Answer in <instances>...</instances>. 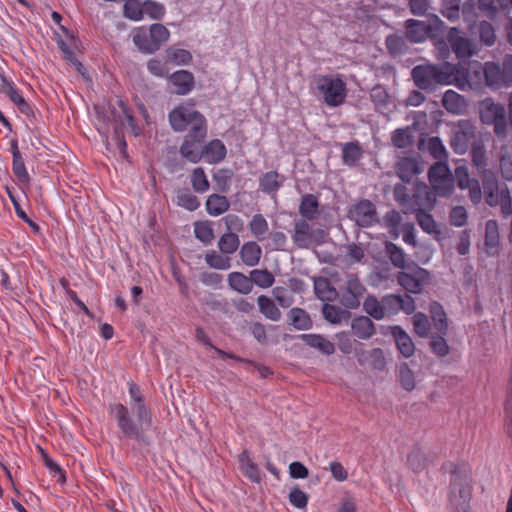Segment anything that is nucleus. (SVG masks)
<instances>
[{
  "instance_id": "nucleus-1",
  "label": "nucleus",
  "mask_w": 512,
  "mask_h": 512,
  "mask_svg": "<svg viewBox=\"0 0 512 512\" xmlns=\"http://www.w3.org/2000/svg\"><path fill=\"white\" fill-rule=\"evenodd\" d=\"M169 123L175 132L189 129L188 138L201 143L207 136L205 117L194 109L193 104H183L175 107L168 115Z\"/></svg>"
},
{
  "instance_id": "nucleus-2",
  "label": "nucleus",
  "mask_w": 512,
  "mask_h": 512,
  "mask_svg": "<svg viewBox=\"0 0 512 512\" xmlns=\"http://www.w3.org/2000/svg\"><path fill=\"white\" fill-rule=\"evenodd\" d=\"M311 89L314 95L326 106L334 108L341 106L347 97L346 83L341 75H316Z\"/></svg>"
},
{
  "instance_id": "nucleus-3",
  "label": "nucleus",
  "mask_w": 512,
  "mask_h": 512,
  "mask_svg": "<svg viewBox=\"0 0 512 512\" xmlns=\"http://www.w3.org/2000/svg\"><path fill=\"white\" fill-rule=\"evenodd\" d=\"M483 78L485 84L493 89L501 88L503 85L510 83L505 69L501 70L500 66L493 62L485 63L483 69H481L480 64L476 63L470 66L465 73V80L470 88H478Z\"/></svg>"
},
{
  "instance_id": "nucleus-4",
  "label": "nucleus",
  "mask_w": 512,
  "mask_h": 512,
  "mask_svg": "<svg viewBox=\"0 0 512 512\" xmlns=\"http://www.w3.org/2000/svg\"><path fill=\"white\" fill-rule=\"evenodd\" d=\"M412 78L419 89L433 91L438 85L450 84L452 74L449 67L424 64L412 69Z\"/></svg>"
},
{
  "instance_id": "nucleus-5",
  "label": "nucleus",
  "mask_w": 512,
  "mask_h": 512,
  "mask_svg": "<svg viewBox=\"0 0 512 512\" xmlns=\"http://www.w3.org/2000/svg\"><path fill=\"white\" fill-rule=\"evenodd\" d=\"M110 410L120 431L125 437L136 441H144V433L147 429L135 421L126 406L121 403H114L110 405Z\"/></svg>"
},
{
  "instance_id": "nucleus-6",
  "label": "nucleus",
  "mask_w": 512,
  "mask_h": 512,
  "mask_svg": "<svg viewBox=\"0 0 512 512\" xmlns=\"http://www.w3.org/2000/svg\"><path fill=\"white\" fill-rule=\"evenodd\" d=\"M481 121L486 125H493L494 132L498 138H505L508 125L505 107L494 103L492 100H485L480 109Z\"/></svg>"
},
{
  "instance_id": "nucleus-7",
  "label": "nucleus",
  "mask_w": 512,
  "mask_h": 512,
  "mask_svg": "<svg viewBox=\"0 0 512 512\" xmlns=\"http://www.w3.org/2000/svg\"><path fill=\"white\" fill-rule=\"evenodd\" d=\"M328 234L322 228L313 229L305 219L294 222L292 240L300 249H307L311 245H322L326 242Z\"/></svg>"
},
{
  "instance_id": "nucleus-8",
  "label": "nucleus",
  "mask_w": 512,
  "mask_h": 512,
  "mask_svg": "<svg viewBox=\"0 0 512 512\" xmlns=\"http://www.w3.org/2000/svg\"><path fill=\"white\" fill-rule=\"evenodd\" d=\"M432 190L439 197H447L454 190V177L445 162H436L428 171Z\"/></svg>"
},
{
  "instance_id": "nucleus-9",
  "label": "nucleus",
  "mask_w": 512,
  "mask_h": 512,
  "mask_svg": "<svg viewBox=\"0 0 512 512\" xmlns=\"http://www.w3.org/2000/svg\"><path fill=\"white\" fill-rule=\"evenodd\" d=\"M476 136V128L469 120H460L452 129L450 146L457 154H465Z\"/></svg>"
},
{
  "instance_id": "nucleus-10",
  "label": "nucleus",
  "mask_w": 512,
  "mask_h": 512,
  "mask_svg": "<svg viewBox=\"0 0 512 512\" xmlns=\"http://www.w3.org/2000/svg\"><path fill=\"white\" fill-rule=\"evenodd\" d=\"M471 486L466 476L454 472L451 480L450 501L457 512H468Z\"/></svg>"
},
{
  "instance_id": "nucleus-11",
  "label": "nucleus",
  "mask_w": 512,
  "mask_h": 512,
  "mask_svg": "<svg viewBox=\"0 0 512 512\" xmlns=\"http://www.w3.org/2000/svg\"><path fill=\"white\" fill-rule=\"evenodd\" d=\"M366 293V287L354 273H348L345 277L344 288L340 296V302L346 309H357L361 298Z\"/></svg>"
},
{
  "instance_id": "nucleus-12",
  "label": "nucleus",
  "mask_w": 512,
  "mask_h": 512,
  "mask_svg": "<svg viewBox=\"0 0 512 512\" xmlns=\"http://www.w3.org/2000/svg\"><path fill=\"white\" fill-rule=\"evenodd\" d=\"M429 280V272L419 266H414L408 271H401L397 275V282L409 293L419 294Z\"/></svg>"
},
{
  "instance_id": "nucleus-13",
  "label": "nucleus",
  "mask_w": 512,
  "mask_h": 512,
  "mask_svg": "<svg viewBox=\"0 0 512 512\" xmlns=\"http://www.w3.org/2000/svg\"><path fill=\"white\" fill-rule=\"evenodd\" d=\"M349 218L358 226L370 227L377 222L375 205L370 200L363 199L350 209Z\"/></svg>"
},
{
  "instance_id": "nucleus-14",
  "label": "nucleus",
  "mask_w": 512,
  "mask_h": 512,
  "mask_svg": "<svg viewBox=\"0 0 512 512\" xmlns=\"http://www.w3.org/2000/svg\"><path fill=\"white\" fill-rule=\"evenodd\" d=\"M448 41L450 46L459 59H468L475 53L474 43L461 35L457 28H451L448 32Z\"/></svg>"
},
{
  "instance_id": "nucleus-15",
  "label": "nucleus",
  "mask_w": 512,
  "mask_h": 512,
  "mask_svg": "<svg viewBox=\"0 0 512 512\" xmlns=\"http://www.w3.org/2000/svg\"><path fill=\"white\" fill-rule=\"evenodd\" d=\"M436 196L435 192L427 184L417 183L414 187L411 211H416V209H432L436 203Z\"/></svg>"
},
{
  "instance_id": "nucleus-16",
  "label": "nucleus",
  "mask_w": 512,
  "mask_h": 512,
  "mask_svg": "<svg viewBox=\"0 0 512 512\" xmlns=\"http://www.w3.org/2000/svg\"><path fill=\"white\" fill-rule=\"evenodd\" d=\"M169 81L173 86L172 92L177 95H187L195 86L194 75L187 70L175 71L170 75Z\"/></svg>"
},
{
  "instance_id": "nucleus-17",
  "label": "nucleus",
  "mask_w": 512,
  "mask_h": 512,
  "mask_svg": "<svg viewBox=\"0 0 512 512\" xmlns=\"http://www.w3.org/2000/svg\"><path fill=\"white\" fill-rule=\"evenodd\" d=\"M406 38L413 43L424 42L432 34V28L425 21L408 19L405 22Z\"/></svg>"
},
{
  "instance_id": "nucleus-18",
  "label": "nucleus",
  "mask_w": 512,
  "mask_h": 512,
  "mask_svg": "<svg viewBox=\"0 0 512 512\" xmlns=\"http://www.w3.org/2000/svg\"><path fill=\"white\" fill-rule=\"evenodd\" d=\"M209 164H217L225 159L227 149L224 143L219 139H213L208 142L201 151Z\"/></svg>"
},
{
  "instance_id": "nucleus-19",
  "label": "nucleus",
  "mask_w": 512,
  "mask_h": 512,
  "mask_svg": "<svg viewBox=\"0 0 512 512\" xmlns=\"http://www.w3.org/2000/svg\"><path fill=\"white\" fill-rule=\"evenodd\" d=\"M353 335L362 340H368L375 334V325L368 316H357L351 322Z\"/></svg>"
},
{
  "instance_id": "nucleus-20",
  "label": "nucleus",
  "mask_w": 512,
  "mask_h": 512,
  "mask_svg": "<svg viewBox=\"0 0 512 512\" xmlns=\"http://www.w3.org/2000/svg\"><path fill=\"white\" fill-rule=\"evenodd\" d=\"M299 338L309 347L317 349L324 355L335 352L334 344L320 334H302Z\"/></svg>"
},
{
  "instance_id": "nucleus-21",
  "label": "nucleus",
  "mask_w": 512,
  "mask_h": 512,
  "mask_svg": "<svg viewBox=\"0 0 512 512\" xmlns=\"http://www.w3.org/2000/svg\"><path fill=\"white\" fill-rule=\"evenodd\" d=\"M391 332L395 338L400 353L406 358L411 357L415 352V345L411 337L400 326L392 327Z\"/></svg>"
},
{
  "instance_id": "nucleus-22",
  "label": "nucleus",
  "mask_w": 512,
  "mask_h": 512,
  "mask_svg": "<svg viewBox=\"0 0 512 512\" xmlns=\"http://www.w3.org/2000/svg\"><path fill=\"white\" fill-rule=\"evenodd\" d=\"M240 258L242 262L249 266H256L261 258L262 250L261 247L254 241H249L243 244L240 249Z\"/></svg>"
},
{
  "instance_id": "nucleus-23",
  "label": "nucleus",
  "mask_w": 512,
  "mask_h": 512,
  "mask_svg": "<svg viewBox=\"0 0 512 512\" xmlns=\"http://www.w3.org/2000/svg\"><path fill=\"white\" fill-rule=\"evenodd\" d=\"M299 213L302 219L314 220L319 214V202L315 195L306 194L302 197L299 205Z\"/></svg>"
},
{
  "instance_id": "nucleus-24",
  "label": "nucleus",
  "mask_w": 512,
  "mask_h": 512,
  "mask_svg": "<svg viewBox=\"0 0 512 512\" xmlns=\"http://www.w3.org/2000/svg\"><path fill=\"white\" fill-rule=\"evenodd\" d=\"M227 282L230 289L243 295H247L253 290L250 275L246 276L241 272H231L227 277Z\"/></svg>"
},
{
  "instance_id": "nucleus-25",
  "label": "nucleus",
  "mask_w": 512,
  "mask_h": 512,
  "mask_svg": "<svg viewBox=\"0 0 512 512\" xmlns=\"http://www.w3.org/2000/svg\"><path fill=\"white\" fill-rule=\"evenodd\" d=\"M205 205L208 214L214 217L227 212L230 207L227 197L219 194H211L208 196Z\"/></svg>"
},
{
  "instance_id": "nucleus-26",
  "label": "nucleus",
  "mask_w": 512,
  "mask_h": 512,
  "mask_svg": "<svg viewBox=\"0 0 512 512\" xmlns=\"http://www.w3.org/2000/svg\"><path fill=\"white\" fill-rule=\"evenodd\" d=\"M429 311L435 330L442 335H446L448 331V319L443 307L439 303L433 302L430 305Z\"/></svg>"
},
{
  "instance_id": "nucleus-27",
  "label": "nucleus",
  "mask_w": 512,
  "mask_h": 512,
  "mask_svg": "<svg viewBox=\"0 0 512 512\" xmlns=\"http://www.w3.org/2000/svg\"><path fill=\"white\" fill-rule=\"evenodd\" d=\"M416 220L421 229L430 235L440 234V230L433 216L423 209H416Z\"/></svg>"
},
{
  "instance_id": "nucleus-28",
  "label": "nucleus",
  "mask_w": 512,
  "mask_h": 512,
  "mask_svg": "<svg viewBox=\"0 0 512 512\" xmlns=\"http://www.w3.org/2000/svg\"><path fill=\"white\" fill-rule=\"evenodd\" d=\"M362 157V149L358 142H348L342 146L343 163L347 166H354Z\"/></svg>"
},
{
  "instance_id": "nucleus-29",
  "label": "nucleus",
  "mask_w": 512,
  "mask_h": 512,
  "mask_svg": "<svg viewBox=\"0 0 512 512\" xmlns=\"http://www.w3.org/2000/svg\"><path fill=\"white\" fill-rule=\"evenodd\" d=\"M260 312L271 321H278L281 318V312L275 303L267 296L261 295L257 299Z\"/></svg>"
},
{
  "instance_id": "nucleus-30",
  "label": "nucleus",
  "mask_w": 512,
  "mask_h": 512,
  "mask_svg": "<svg viewBox=\"0 0 512 512\" xmlns=\"http://www.w3.org/2000/svg\"><path fill=\"white\" fill-rule=\"evenodd\" d=\"M291 325L297 330H308L313 323L309 314L301 308H292L289 312Z\"/></svg>"
},
{
  "instance_id": "nucleus-31",
  "label": "nucleus",
  "mask_w": 512,
  "mask_h": 512,
  "mask_svg": "<svg viewBox=\"0 0 512 512\" xmlns=\"http://www.w3.org/2000/svg\"><path fill=\"white\" fill-rule=\"evenodd\" d=\"M418 173V163L413 158H403L397 164V174L403 181H410Z\"/></svg>"
},
{
  "instance_id": "nucleus-32",
  "label": "nucleus",
  "mask_w": 512,
  "mask_h": 512,
  "mask_svg": "<svg viewBox=\"0 0 512 512\" xmlns=\"http://www.w3.org/2000/svg\"><path fill=\"white\" fill-rule=\"evenodd\" d=\"M117 103L119 110L112 108L110 111L113 120L119 122L121 126L128 125L134 128V118L127 105L121 99H118Z\"/></svg>"
},
{
  "instance_id": "nucleus-33",
  "label": "nucleus",
  "mask_w": 512,
  "mask_h": 512,
  "mask_svg": "<svg viewBox=\"0 0 512 512\" xmlns=\"http://www.w3.org/2000/svg\"><path fill=\"white\" fill-rule=\"evenodd\" d=\"M314 289L316 296L322 301H332L339 295L337 290L324 278L315 281Z\"/></svg>"
},
{
  "instance_id": "nucleus-34",
  "label": "nucleus",
  "mask_w": 512,
  "mask_h": 512,
  "mask_svg": "<svg viewBox=\"0 0 512 512\" xmlns=\"http://www.w3.org/2000/svg\"><path fill=\"white\" fill-rule=\"evenodd\" d=\"M195 337L197 339V341L203 343L204 345H206L207 347H209L210 349L214 350L215 353L218 355V357H220L221 359L225 360L227 358H230V359H233V360H236V361H239V362H244V359L234 355V354H230V353H227L217 347H215L209 337L207 336V334L205 333V331L201 328V327H197L196 330H195Z\"/></svg>"
},
{
  "instance_id": "nucleus-35",
  "label": "nucleus",
  "mask_w": 512,
  "mask_h": 512,
  "mask_svg": "<svg viewBox=\"0 0 512 512\" xmlns=\"http://www.w3.org/2000/svg\"><path fill=\"white\" fill-rule=\"evenodd\" d=\"M381 305L382 300L379 301L375 296L369 295L363 302V309L373 319L382 320L385 318V311Z\"/></svg>"
},
{
  "instance_id": "nucleus-36",
  "label": "nucleus",
  "mask_w": 512,
  "mask_h": 512,
  "mask_svg": "<svg viewBox=\"0 0 512 512\" xmlns=\"http://www.w3.org/2000/svg\"><path fill=\"white\" fill-rule=\"evenodd\" d=\"M133 42L142 53L152 54L156 52L155 47H153L154 44L144 28H138L135 31L133 35Z\"/></svg>"
},
{
  "instance_id": "nucleus-37",
  "label": "nucleus",
  "mask_w": 512,
  "mask_h": 512,
  "mask_svg": "<svg viewBox=\"0 0 512 512\" xmlns=\"http://www.w3.org/2000/svg\"><path fill=\"white\" fill-rule=\"evenodd\" d=\"M251 284L266 289L274 284V275L267 269H254L250 272Z\"/></svg>"
},
{
  "instance_id": "nucleus-38",
  "label": "nucleus",
  "mask_w": 512,
  "mask_h": 512,
  "mask_svg": "<svg viewBox=\"0 0 512 512\" xmlns=\"http://www.w3.org/2000/svg\"><path fill=\"white\" fill-rule=\"evenodd\" d=\"M148 34L154 44L153 47H155V51H157L163 43L167 42L170 37L169 30L164 25L158 23L150 26Z\"/></svg>"
},
{
  "instance_id": "nucleus-39",
  "label": "nucleus",
  "mask_w": 512,
  "mask_h": 512,
  "mask_svg": "<svg viewBox=\"0 0 512 512\" xmlns=\"http://www.w3.org/2000/svg\"><path fill=\"white\" fill-rule=\"evenodd\" d=\"M249 229L255 238L262 241L269 229L268 222L262 214H255L249 223Z\"/></svg>"
},
{
  "instance_id": "nucleus-40",
  "label": "nucleus",
  "mask_w": 512,
  "mask_h": 512,
  "mask_svg": "<svg viewBox=\"0 0 512 512\" xmlns=\"http://www.w3.org/2000/svg\"><path fill=\"white\" fill-rule=\"evenodd\" d=\"M427 150L438 162L447 163L448 153L439 137L433 136L428 139Z\"/></svg>"
},
{
  "instance_id": "nucleus-41",
  "label": "nucleus",
  "mask_w": 512,
  "mask_h": 512,
  "mask_svg": "<svg viewBox=\"0 0 512 512\" xmlns=\"http://www.w3.org/2000/svg\"><path fill=\"white\" fill-rule=\"evenodd\" d=\"M240 245V240L235 233H225L218 241V248L223 254H233L237 251Z\"/></svg>"
},
{
  "instance_id": "nucleus-42",
  "label": "nucleus",
  "mask_w": 512,
  "mask_h": 512,
  "mask_svg": "<svg viewBox=\"0 0 512 512\" xmlns=\"http://www.w3.org/2000/svg\"><path fill=\"white\" fill-rule=\"evenodd\" d=\"M279 174L276 171L265 173L259 182V187L266 194L276 193L281 186L278 181Z\"/></svg>"
},
{
  "instance_id": "nucleus-43",
  "label": "nucleus",
  "mask_w": 512,
  "mask_h": 512,
  "mask_svg": "<svg viewBox=\"0 0 512 512\" xmlns=\"http://www.w3.org/2000/svg\"><path fill=\"white\" fill-rule=\"evenodd\" d=\"M386 253L389 255L391 263L400 269L406 267V254L404 251L392 242H387L385 245Z\"/></svg>"
},
{
  "instance_id": "nucleus-44",
  "label": "nucleus",
  "mask_w": 512,
  "mask_h": 512,
  "mask_svg": "<svg viewBox=\"0 0 512 512\" xmlns=\"http://www.w3.org/2000/svg\"><path fill=\"white\" fill-rule=\"evenodd\" d=\"M414 332L421 338L429 336L431 324L428 316L422 312H417L412 318Z\"/></svg>"
},
{
  "instance_id": "nucleus-45",
  "label": "nucleus",
  "mask_w": 512,
  "mask_h": 512,
  "mask_svg": "<svg viewBox=\"0 0 512 512\" xmlns=\"http://www.w3.org/2000/svg\"><path fill=\"white\" fill-rule=\"evenodd\" d=\"M192 142L194 141L187 135L181 144L180 153L188 161L197 163L201 160L202 153Z\"/></svg>"
},
{
  "instance_id": "nucleus-46",
  "label": "nucleus",
  "mask_w": 512,
  "mask_h": 512,
  "mask_svg": "<svg viewBox=\"0 0 512 512\" xmlns=\"http://www.w3.org/2000/svg\"><path fill=\"white\" fill-rule=\"evenodd\" d=\"M131 410L136 415L140 425H143L148 430L152 425V415L144 401L140 403H131Z\"/></svg>"
},
{
  "instance_id": "nucleus-47",
  "label": "nucleus",
  "mask_w": 512,
  "mask_h": 512,
  "mask_svg": "<svg viewBox=\"0 0 512 512\" xmlns=\"http://www.w3.org/2000/svg\"><path fill=\"white\" fill-rule=\"evenodd\" d=\"M382 305L386 316H393L401 311L402 296L397 294H388L382 297Z\"/></svg>"
},
{
  "instance_id": "nucleus-48",
  "label": "nucleus",
  "mask_w": 512,
  "mask_h": 512,
  "mask_svg": "<svg viewBox=\"0 0 512 512\" xmlns=\"http://www.w3.org/2000/svg\"><path fill=\"white\" fill-rule=\"evenodd\" d=\"M476 33L479 36L482 44L491 46L496 40L495 29L491 23L487 21H481L476 27Z\"/></svg>"
},
{
  "instance_id": "nucleus-49",
  "label": "nucleus",
  "mask_w": 512,
  "mask_h": 512,
  "mask_svg": "<svg viewBox=\"0 0 512 512\" xmlns=\"http://www.w3.org/2000/svg\"><path fill=\"white\" fill-rule=\"evenodd\" d=\"M191 185L195 192L205 193L209 189V181L205 171L201 167H197L191 174Z\"/></svg>"
},
{
  "instance_id": "nucleus-50",
  "label": "nucleus",
  "mask_w": 512,
  "mask_h": 512,
  "mask_svg": "<svg viewBox=\"0 0 512 512\" xmlns=\"http://www.w3.org/2000/svg\"><path fill=\"white\" fill-rule=\"evenodd\" d=\"M205 262L209 267L217 270H228L231 268V259L215 251L205 255Z\"/></svg>"
},
{
  "instance_id": "nucleus-51",
  "label": "nucleus",
  "mask_w": 512,
  "mask_h": 512,
  "mask_svg": "<svg viewBox=\"0 0 512 512\" xmlns=\"http://www.w3.org/2000/svg\"><path fill=\"white\" fill-rule=\"evenodd\" d=\"M485 244L489 249L497 248L499 245V227L496 220L486 222Z\"/></svg>"
},
{
  "instance_id": "nucleus-52",
  "label": "nucleus",
  "mask_w": 512,
  "mask_h": 512,
  "mask_svg": "<svg viewBox=\"0 0 512 512\" xmlns=\"http://www.w3.org/2000/svg\"><path fill=\"white\" fill-rule=\"evenodd\" d=\"M177 204L188 211H195L200 206L198 198L186 189L177 192Z\"/></svg>"
},
{
  "instance_id": "nucleus-53",
  "label": "nucleus",
  "mask_w": 512,
  "mask_h": 512,
  "mask_svg": "<svg viewBox=\"0 0 512 512\" xmlns=\"http://www.w3.org/2000/svg\"><path fill=\"white\" fill-rule=\"evenodd\" d=\"M407 462L414 471H421L427 465V457L421 448H414L407 457Z\"/></svg>"
},
{
  "instance_id": "nucleus-54",
  "label": "nucleus",
  "mask_w": 512,
  "mask_h": 512,
  "mask_svg": "<svg viewBox=\"0 0 512 512\" xmlns=\"http://www.w3.org/2000/svg\"><path fill=\"white\" fill-rule=\"evenodd\" d=\"M443 106L452 113H457L463 104V98L455 91L448 90L442 99Z\"/></svg>"
},
{
  "instance_id": "nucleus-55",
  "label": "nucleus",
  "mask_w": 512,
  "mask_h": 512,
  "mask_svg": "<svg viewBox=\"0 0 512 512\" xmlns=\"http://www.w3.org/2000/svg\"><path fill=\"white\" fill-rule=\"evenodd\" d=\"M322 313L325 320L332 324L341 323L342 319L348 315V312L345 310L327 303L323 305Z\"/></svg>"
},
{
  "instance_id": "nucleus-56",
  "label": "nucleus",
  "mask_w": 512,
  "mask_h": 512,
  "mask_svg": "<svg viewBox=\"0 0 512 512\" xmlns=\"http://www.w3.org/2000/svg\"><path fill=\"white\" fill-rule=\"evenodd\" d=\"M430 348L439 357H445L450 353V347L445 339V335L440 333L431 336Z\"/></svg>"
},
{
  "instance_id": "nucleus-57",
  "label": "nucleus",
  "mask_w": 512,
  "mask_h": 512,
  "mask_svg": "<svg viewBox=\"0 0 512 512\" xmlns=\"http://www.w3.org/2000/svg\"><path fill=\"white\" fill-rule=\"evenodd\" d=\"M471 158L473 165L480 171L487 166V156L484 146L480 143H473L471 149Z\"/></svg>"
},
{
  "instance_id": "nucleus-58",
  "label": "nucleus",
  "mask_w": 512,
  "mask_h": 512,
  "mask_svg": "<svg viewBox=\"0 0 512 512\" xmlns=\"http://www.w3.org/2000/svg\"><path fill=\"white\" fill-rule=\"evenodd\" d=\"M123 13L126 18L139 21L143 18V4L140 6L137 0H125Z\"/></svg>"
},
{
  "instance_id": "nucleus-59",
  "label": "nucleus",
  "mask_w": 512,
  "mask_h": 512,
  "mask_svg": "<svg viewBox=\"0 0 512 512\" xmlns=\"http://www.w3.org/2000/svg\"><path fill=\"white\" fill-rule=\"evenodd\" d=\"M392 143L399 149H404L413 144V137L408 129L400 128L393 132Z\"/></svg>"
},
{
  "instance_id": "nucleus-60",
  "label": "nucleus",
  "mask_w": 512,
  "mask_h": 512,
  "mask_svg": "<svg viewBox=\"0 0 512 512\" xmlns=\"http://www.w3.org/2000/svg\"><path fill=\"white\" fill-rule=\"evenodd\" d=\"M165 12L164 5L159 2L152 0L143 2V14H147L151 19L160 20L164 17Z\"/></svg>"
},
{
  "instance_id": "nucleus-61",
  "label": "nucleus",
  "mask_w": 512,
  "mask_h": 512,
  "mask_svg": "<svg viewBox=\"0 0 512 512\" xmlns=\"http://www.w3.org/2000/svg\"><path fill=\"white\" fill-rule=\"evenodd\" d=\"M194 233L195 237L205 244L210 243L214 238L213 229L208 222H196Z\"/></svg>"
},
{
  "instance_id": "nucleus-62",
  "label": "nucleus",
  "mask_w": 512,
  "mask_h": 512,
  "mask_svg": "<svg viewBox=\"0 0 512 512\" xmlns=\"http://www.w3.org/2000/svg\"><path fill=\"white\" fill-rule=\"evenodd\" d=\"M394 196L395 200L405 208V213L412 212L413 196L410 197L405 186L397 185L394 189Z\"/></svg>"
},
{
  "instance_id": "nucleus-63",
  "label": "nucleus",
  "mask_w": 512,
  "mask_h": 512,
  "mask_svg": "<svg viewBox=\"0 0 512 512\" xmlns=\"http://www.w3.org/2000/svg\"><path fill=\"white\" fill-rule=\"evenodd\" d=\"M399 380L402 387L406 391H412L415 388V377L414 373L407 364H402L399 368Z\"/></svg>"
},
{
  "instance_id": "nucleus-64",
  "label": "nucleus",
  "mask_w": 512,
  "mask_h": 512,
  "mask_svg": "<svg viewBox=\"0 0 512 512\" xmlns=\"http://www.w3.org/2000/svg\"><path fill=\"white\" fill-rule=\"evenodd\" d=\"M478 175L482 180L484 192L489 190H495L496 188L499 187L497 176L493 171L484 168L478 171Z\"/></svg>"
}]
</instances>
